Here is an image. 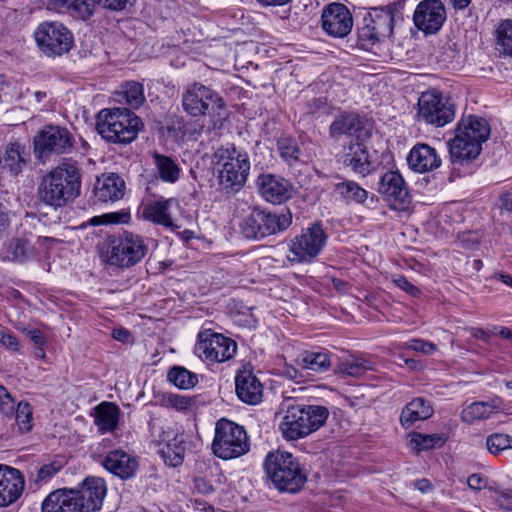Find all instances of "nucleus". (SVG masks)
<instances>
[{"mask_svg": "<svg viewBox=\"0 0 512 512\" xmlns=\"http://www.w3.org/2000/svg\"><path fill=\"white\" fill-rule=\"evenodd\" d=\"M16 407L14 399L10 393L6 391L5 396H1L0 398V412L8 418H13Z\"/></svg>", "mask_w": 512, "mask_h": 512, "instance_id": "603ef678", "label": "nucleus"}, {"mask_svg": "<svg viewBox=\"0 0 512 512\" xmlns=\"http://www.w3.org/2000/svg\"><path fill=\"white\" fill-rule=\"evenodd\" d=\"M292 223L290 211L273 213L264 209H253L241 223V231L247 239H262L286 230Z\"/></svg>", "mask_w": 512, "mask_h": 512, "instance_id": "9d476101", "label": "nucleus"}, {"mask_svg": "<svg viewBox=\"0 0 512 512\" xmlns=\"http://www.w3.org/2000/svg\"><path fill=\"white\" fill-rule=\"evenodd\" d=\"M182 106L192 117L210 114L218 120L225 119L226 105L224 100L211 88L194 82L187 86L182 95Z\"/></svg>", "mask_w": 512, "mask_h": 512, "instance_id": "6e6552de", "label": "nucleus"}, {"mask_svg": "<svg viewBox=\"0 0 512 512\" xmlns=\"http://www.w3.org/2000/svg\"><path fill=\"white\" fill-rule=\"evenodd\" d=\"M489 134L490 127L485 119L477 116L462 118L457 124L454 138L448 142L451 162L463 165L476 159Z\"/></svg>", "mask_w": 512, "mask_h": 512, "instance_id": "f03ea898", "label": "nucleus"}, {"mask_svg": "<svg viewBox=\"0 0 512 512\" xmlns=\"http://www.w3.org/2000/svg\"><path fill=\"white\" fill-rule=\"evenodd\" d=\"M297 361L302 369L314 372H325L331 366L330 357L324 351H305Z\"/></svg>", "mask_w": 512, "mask_h": 512, "instance_id": "4c0bfd02", "label": "nucleus"}, {"mask_svg": "<svg viewBox=\"0 0 512 512\" xmlns=\"http://www.w3.org/2000/svg\"><path fill=\"white\" fill-rule=\"evenodd\" d=\"M417 107L418 119L435 127H443L455 118L454 104L436 89L422 92Z\"/></svg>", "mask_w": 512, "mask_h": 512, "instance_id": "f8f14e48", "label": "nucleus"}, {"mask_svg": "<svg viewBox=\"0 0 512 512\" xmlns=\"http://www.w3.org/2000/svg\"><path fill=\"white\" fill-rule=\"evenodd\" d=\"M328 416V409L322 405L289 404L279 430L285 440L296 441L320 429Z\"/></svg>", "mask_w": 512, "mask_h": 512, "instance_id": "7ed1b4c3", "label": "nucleus"}, {"mask_svg": "<svg viewBox=\"0 0 512 512\" xmlns=\"http://www.w3.org/2000/svg\"><path fill=\"white\" fill-rule=\"evenodd\" d=\"M10 225V210L7 205L0 201V231L6 230Z\"/></svg>", "mask_w": 512, "mask_h": 512, "instance_id": "13d9d810", "label": "nucleus"}, {"mask_svg": "<svg viewBox=\"0 0 512 512\" xmlns=\"http://www.w3.org/2000/svg\"><path fill=\"white\" fill-rule=\"evenodd\" d=\"M277 146L281 158L289 165H293L299 160L301 150L295 139L282 137L278 140Z\"/></svg>", "mask_w": 512, "mask_h": 512, "instance_id": "c03bdc74", "label": "nucleus"}, {"mask_svg": "<svg viewBox=\"0 0 512 512\" xmlns=\"http://www.w3.org/2000/svg\"><path fill=\"white\" fill-rule=\"evenodd\" d=\"M72 492L81 512H95L102 507L107 486L102 478L87 477Z\"/></svg>", "mask_w": 512, "mask_h": 512, "instance_id": "6ab92c4d", "label": "nucleus"}, {"mask_svg": "<svg viewBox=\"0 0 512 512\" xmlns=\"http://www.w3.org/2000/svg\"><path fill=\"white\" fill-rule=\"evenodd\" d=\"M103 466L115 476L121 479H129L135 475L139 464L136 457L124 450L116 449L107 453L103 460Z\"/></svg>", "mask_w": 512, "mask_h": 512, "instance_id": "bb28decb", "label": "nucleus"}, {"mask_svg": "<svg viewBox=\"0 0 512 512\" xmlns=\"http://www.w3.org/2000/svg\"><path fill=\"white\" fill-rule=\"evenodd\" d=\"M364 142L365 140H351L348 145L344 146L341 155L343 164L362 176L371 170L369 152Z\"/></svg>", "mask_w": 512, "mask_h": 512, "instance_id": "b1692460", "label": "nucleus"}, {"mask_svg": "<svg viewBox=\"0 0 512 512\" xmlns=\"http://www.w3.org/2000/svg\"><path fill=\"white\" fill-rule=\"evenodd\" d=\"M33 256V247L25 238H13L0 251L3 260L23 263Z\"/></svg>", "mask_w": 512, "mask_h": 512, "instance_id": "72a5a7b5", "label": "nucleus"}, {"mask_svg": "<svg viewBox=\"0 0 512 512\" xmlns=\"http://www.w3.org/2000/svg\"><path fill=\"white\" fill-rule=\"evenodd\" d=\"M378 193L397 211H406L411 204L408 187L398 171L385 172L378 182Z\"/></svg>", "mask_w": 512, "mask_h": 512, "instance_id": "f3484780", "label": "nucleus"}, {"mask_svg": "<svg viewBox=\"0 0 512 512\" xmlns=\"http://www.w3.org/2000/svg\"><path fill=\"white\" fill-rule=\"evenodd\" d=\"M193 507L197 511L201 512H213V507L209 505L208 503L200 500H194L193 501Z\"/></svg>", "mask_w": 512, "mask_h": 512, "instance_id": "0e129e2a", "label": "nucleus"}, {"mask_svg": "<svg viewBox=\"0 0 512 512\" xmlns=\"http://www.w3.org/2000/svg\"><path fill=\"white\" fill-rule=\"evenodd\" d=\"M27 335L37 345H42L45 341L42 332L38 329L28 331Z\"/></svg>", "mask_w": 512, "mask_h": 512, "instance_id": "e2e57ef3", "label": "nucleus"}, {"mask_svg": "<svg viewBox=\"0 0 512 512\" xmlns=\"http://www.w3.org/2000/svg\"><path fill=\"white\" fill-rule=\"evenodd\" d=\"M61 466L58 463H50L42 466L38 471L39 480H47L54 476L60 470Z\"/></svg>", "mask_w": 512, "mask_h": 512, "instance_id": "6e6d98bb", "label": "nucleus"}, {"mask_svg": "<svg viewBox=\"0 0 512 512\" xmlns=\"http://www.w3.org/2000/svg\"><path fill=\"white\" fill-rule=\"evenodd\" d=\"M501 208L507 212H512V190L504 192L500 196Z\"/></svg>", "mask_w": 512, "mask_h": 512, "instance_id": "680f3d73", "label": "nucleus"}, {"mask_svg": "<svg viewBox=\"0 0 512 512\" xmlns=\"http://www.w3.org/2000/svg\"><path fill=\"white\" fill-rule=\"evenodd\" d=\"M0 344L14 352L19 351L20 348L17 338L13 334L3 330H0Z\"/></svg>", "mask_w": 512, "mask_h": 512, "instance_id": "864d4df0", "label": "nucleus"}, {"mask_svg": "<svg viewBox=\"0 0 512 512\" xmlns=\"http://www.w3.org/2000/svg\"><path fill=\"white\" fill-rule=\"evenodd\" d=\"M141 119L127 108L104 109L97 120V131L110 143L127 144L134 141L142 127Z\"/></svg>", "mask_w": 512, "mask_h": 512, "instance_id": "39448f33", "label": "nucleus"}, {"mask_svg": "<svg viewBox=\"0 0 512 512\" xmlns=\"http://www.w3.org/2000/svg\"><path fill=\"white\" fill-rule=\"evenodd\" d=\"M112 337L122 343H128L131 341V334L124 328H116L112 332Z\"/></svg>", "mask_w": 512, "mask_h": 512, "instance_id": "052dcab7", "label": "nucleus"}, {"mask_svg": "<svg viewBox=\"0 0 512 512\" xmlns=\"http://www.w3.org/2000/svg\"><path fill=\"white\" fill-rule=\"evenodd\" d=\"M81 183V173L77 164L63 161L42 177L37 195L45 205L61 208L80 195Z\"/></svg>", "mask_w": 512, "mask_h": 512, "instance_id": "f257e3e1", "label": "nucleus"}, {"mask_svg": "<svg viewBox=\"0 0 512 512\" xmlns=\"http://www.w3.org/2000/svg\"><path fill=\"white\" fill-rule=\"evenodd\" d=\"M249 450L250 439L243 426L225 418L216 422L212 442V452L216 457L223 460L236 459Z\"/></svg>", "mask_w": 512, "mask_h": 512, "instance_id": "0eeeda50", "label": "nucleus"}, {"mask_svg": "<svg viewBox=\"0 0 512 512\" xmlns=\"http://www.w3.org/2000/svg\"><path fill=\"white\" fill-rule=\"evenodd\" d=\"M24 480L19 470L0 465V506L16 501L22 493Z\"/></svg>", "mask_w": 512, "mask_h": 512, "instance_id": "a878e982", "label": "nucleus"}, {"mask_svg": "<svg viewBox=\"0 0 512 512\" xmlns=\"http://www.w3.org/2000/svg\"><path fill=\"white\" fill-rule=\"evenodd\" d=\"M125 182L115 173L103 174L97 178L94 194L101 202H115L124 196Z\"/></svg>", "mask_w": 512, "mask_h": 512, "instance_id": "c85d7f7f", "label": "nucleus"}, {"mask_svg": "<svg viewBox=\"0 0 512 512\" xmlns=\"http://www.w3.org/2000/svg\"><path fill=\"white\" fill-rule=\"evenodd\" d=\"M195 353L204 361L221 363L234 357L237 343L220 333L201 332L195 345Z\"/></svg>", "mask_w": 512, "mask_h": 512, "instance_id": "dca6fc26", "label": "nucleus"}, {"mask_svg": "<svg viewBox=\"0 0 512 512\" xmlns=\"http://www.w3.org/2000/svg\"><path fill=\"white\" fill-rule=\"evenodd\" d=\"M39 49L48 56L67 53L73 45V36L67 27L57 21L43 22L34 32Z\"/></svg>", "mask_w": 512, "mask_h": 512, "instance_id": "4468645a", "label": "nucleus"}, {"mask_svg": "<svg viewBox=\"0 0 512 512\" xmlns=\"http://www.w3.org/2000/svg\"><path fill=\"white\" fill-rule=\"evenodd\" d=\"M493 333L512 340V330L506 327H495Z\"/></svg>", "mask_w": 512, "mask_h": 512, "instance_id": "774afa93", "label": "nucleus"}, {"mask_svg": "<svg viewBox=\"0 0 512 512\" xmlns=\"http://www.w3.org/2000/svg\"><path fill=\"white\" fill-rule=\"evenodd\" d=\"M235 387L238 398L244 403L255 405L262 399V384L250 370L243 369L237 372Z\"/></svg>", "mask_w": 512, "mask_h": 512, "instance_id": "cd10ccee", "label": "nucleus"}, {"mask_svg": "<svg viewBox=\"0 0 512 512\" xmlns=\"http://www.w3.org/2000/svg\"><path fill=\"white\" fill-rule=\"evenodd\" d=\"M168 380L180 389H190L197 383V376L184 367L175 366L168 372Z\"/></svg>", "mask_w": 512, "mask_h": 512, "instance_id": "37998d69", "label": "nucleus"}, {"mask_svg": "<svg viewBox=\"0 0 512 512\" xmlns=\"http://www.w3.org/2000/svg\"><path fill=\"white\" fill-rule=\"evenodd\" d=\"M373 369V364L363 358H352L339 364L338 372L343 376L361 377L368 370Z\"/></svg>", "mask_w": 512, "mask_h": 512, "instance_id": "a19ab883", "label": "nucleus"}, {"mask_svg": "<svg viewBox=\"0 0 512 512\" xmlns=\"http://www.w3.org/2000/svg\"><path fill=\"white\" fill-rule=\"evenodd\" d=\"M503 401L495 397L489 402L477 401L466 406L461 412V420L472 424L476 421L486 420L501 409Z\"/></svg>", "mask_w": 512, "mask_h": 512, "instance_id": "7c9ffc66", "label": "nucleus"}, {"mask_svg": "<svg viewBox=\"0 0 512 512\" xmlns=\"http://www.w3.org/2000/svg\"><path fill=\"white\" fill-rule=\"evenodd\" d=\"M192 403L193 402L191 398L175 393H166L162 396L161 399L162 406L166 408H172L177 411H186L190 409Z\"/></svg>", "mask_w": 512, "mask_h": 512, "instance_id": "09e8293b", "label": "nucleus"}, {"mask_svg": "<svg viewBox=\"0 0 512 512\" xmlns=\"http://www.w3.org/2000/svg\"><path fill=\"white\" fill-rule=\"evenodd\" d=\"M284 374L291 380H294V381H300V379L302 378V375L301 373L295 369L294 367H286L285 370H284Z\"/></svg>", "mask_w": 512, "mask_h": 512, "instance_id": "69168bd1", "label": "nucleus"}, {"mask_svg": "<svg viewBox=\"0 0 512 512\" xmlns=\"http://www.w3.org/2000/svg\"><path fill=\"white\" fill-rule=\"evenodd\" d=\"M329 135L334 139L342 136L352 137V140H366L370 137L369 130L365 129L359 115L343 113L337 116L329 127Z\"/></svg>", "mask_w": 512, "mask_h": 512, "instance_id": "4be33fe9", "label": "nucleus"}, {"mask_svg": "<svg viewBox=\"0 0 512 512\" xmlns=\"http://www.w3.org/2000/svg\"><path fill=\"white\" fill-rule=\"evenodd\" d=\"M147 252L148 245L142 236L124 232L111 241L107 261L113 266L130 268L141 262Z\"/></svg>", "mask_w": 512, "mask_h": 512, "instance_id": "9b49d317", "label": "nucleus"}, {"mask_svg": "<svg viewBox=\"0 0 512 512\" xmlns=\"http://www.w3.org/2000/svg\"><path fill=\"white\" fill-rule=\"evenodd\" d=\"M393 283L403 291L407 292L412 296H416L419 294V289L410 283L404 276L398 275L393 278Z\"/></svg>", "mask_w": 512, "mask_h": 512, "instance_id": "5fc2aeb1", "label": "nucleus"}, {"mask_svg": "<svg viewBox=\"0 0 512 512\" xmlns=\"http://www.w3.org/2000/svg\"><path fill=\"white\" fill-rule=\"evenodd\" d=\"M13 417L21 433H27L33 428V411L28 402H19Z\"/></svg>", "mask_w": 512, "mask_h": 512, "instance_id": "49530a36", "label": "nucleus"}, {"mask_svg": "<svg viewBox=\"0 0 512 512\" xmlns=\"http://www.w3.org/2000/svg\"><path fill=\"white\" fill-rule=\"evenodd\" d=\"M407 162L413 171L425 173L439 168L442 160L435 148L428 144L418 143L410 150Z\"/></svg>", "mask_w": 512, "mask_h": 512, "instance_id": "393cba45", "label": "nucleus"}, {"mask_svg": "<svg viewBox=\"0 0 512 512\" xmlns=\"http://www.w3.org/2000/svg\"><path fill=\"white\" fill-rule=\"evenodd\" d=\"M497 41L505 54L512 56V20H504L497 29Z\"/></svg>", "mask_w": 512, "mask_h": 512, "instance_id": "8fccbe9b", "label": "nucleus"}, {"mask_svg": "<svg viewBox=\"0 0 512 512\" xmlns=\"http://www.w3.org/2000/svg\"><path fill=\"white\" fill-rule=\"evenodd\" d=\"M72 489L51 492L42 502V512H81Z\"/></svg>", "mask_w": 512, "mask_h": 512, "instance_id": "c756f323", "label": "nucleus"}, {"mask_svg": "<svg viewBox=\"0 0 512 512\" xmlns=\"http://www.w3.org/2000/svg\"><path fill=\"white\" fill-rule=\"evenodd\" d=\"M327 242V235L320 223L312 224L302 230L289 243L288 256L291 261L299 263L312 262L323 250Z\"/></svg>", "mask_w": 512, "mask_h": 512, "instance_id": "ddd939ff", "label": "nucleus"}, {"mask_svg": "<svg viewBox=\"0 0 512 512\" xmlns=\"http://www.w3.org/2000/svg\"><path fill=\"white\" fill-rule=\"evenodd\" d=\"M399 347L401 349H411L416 352H421L424 355H431L437 350V346L434 343L418 338L401 343Z\"/></svg>", "mask_w": 512, "mask_h": 512, "instance_id": "3c124183", "label": "nucleus"}, {"mask_svg": "<svg viewBox=\"0 0 512 512\" xmlns=\"http://www.w3.org/2000/svg\"><path fill=\"white\" fill-rule=\"evenodd\" d=\"M433 414L431 404L422 397L410 401L402 410L400 421L404 428H409L417 421L430 418Z\"/></svg>", "mask_w": 512, "mask_h": 512, "instance_id": "2f4dec72", "label": "nucleus"}, {"mask_svg": "<svg viewBox=\"0 0 512 512\" xmlns=\"http://www.w3.org/2000/svg\"><path fill=\"white\" fill-rule=\"evenodd\" d=\"M196 488L201 492V493H211L213 491V487L212 485H210L209 483H207L205 480L203 479H200V480H197L196 481Z\"/></svg>", "mask_w": 512, "mask_h": 512, "instance_id": "338daca9", "label": "nucleus"}, {"mask_svg": "<svg viewBox=\"0 0 512 512\" xmlns=\"http://www.w3.org/2000/svg\"><path fill=\"white\" fill-rule=\"evenodd\" d=\"M446 437L444 434H422L413 432L410 435L409 447L416 452L438 448L444 445Z\"/></svg>", "mask_w": 512, "mask_h": 512, "instance_id": "58836bf2", "label": "nucleus"}, {"mask_svg": "<svg viewBox=\"0 0 512 512\" xmlns=\"http://www.w3.org/2000/svg\"><path fill=\"white\" fill-rule=\"evenodd\" d=\"M402 9L399 2L371 8L363 18V25L358 28V39L362 45H374L390 38L394 23L402 16Z\"/></svg>", "mask_w": 512, "mask_h": 512, "instance_id": "423d86ee", "label": "nucleus"}, {"mask_svg": "<svg viewBox=\"0 0 512 512\" xmlns=\"http://www.w3.org/2000/svg\"><path fill=\"white\" fill-rule=\"evenodd\" d=\"M96 6L103 5V7L110 10H122L127 4L131 2V0H95Z\"/></svg>", "mask_w": 512, "mask_h": 512, "instance_id": "4d7b16f0", "label": "nucleus"}, {"mask_svg": "<svg viewBox=\"0 0 512 512\" xmlns=\"http://www.w3.org/2000/svg\"><path fill=\"white\" fill-rule=\"evenodd\" d=\"M47 4L55 9L57 8H66L73 13H75L78 17L85 20L90 18L95 9H96V1L95 0H46Z\"/></svg>", "mask_w": 512, "mask_h": 512, "instance_id": "e433bc0d", "label": "nucleus"}, {"mask_svg": "<svg viewBox=\"0 0 512 512\" xmlns=\"http://www.w3.org/2000/svg\"><path fill=\"white\" fill-rule=\"evenodd\" d=\"M74 138L71 132L59 125L43 127L34 138V150L40 158L68 154L72 151Z\"/></svg>", "mask_w": 512, "mask_h": 512, "instance_id": "2eb2a0df", "label": "nucleus"}, {"mask_svg": "<svg viewBox=\"0 0 512 512\" xmlns=\"http://www.w3.org/2000/svg\"><path fill=\"white\" fill-rule=\"evenodd\" d=\"M120 409L112 402H102L95 408V424L101 433L113 431L119 422Z\"/></svg>", "mask_w": 512, "mask_h": 512, "instance_id": "473e14b6", "label": "nucleus"}, {"mask_svg": "<svg viewBox=\"0 0 512 512\" xmlns=\"http://www.w3.org/2000/svg\"><path fill=\"white\" fill-rule=\"evenodd\" d=\"M219 170V182L227 192L238 191L244 186L250 170V161L246 152L238 151L234 146L219 149L216 154Z\"/></svg>", "mask_w": 512, "mask_h": 512, "instance_id": "1a4fd4ad", "label": "nucleus"}, {"mask_svg": "<svg viewBox=\"0 0 512 512\" xmlns=\"http://www.w3.org/2000/svg\"><path fill=\"white\" fill-rule=\"evenodd\" d=\"M257 187L262 198L273 204L287 201L294 193V187L288 180L273 174L260 175Z\"/></svg>", "mask_w": 512, "mask_h": 512, "instance_id": "412c9836", "label": "nucleus"}, {"mask_svg": "<svg viewBox=\"0 0 512 512\" xmlns=\"http://www.w3.org/2000/svg\"><path fill=\"white\" fill-rule=\"evenodd\" d=\"M467 484L471 489L480 490L486 482L479 474H472L467 478Z\"/></svg>", "mask_w": 512, "mask_h": 512, "instance_id": "bf43d9fd", "label": "nucleus"}, {"mask_svg": "<svg viewBox=\"0 0 512 512\" xmlns=\"http://www.w3.org/2000/svg\"><path fill=\"white\" fill-rule=\"evenodd\" d=\"M264 469L274 486L283 492L300 491L307 479L298 459L288 452H269L264 460Z\"/></svg>", "mask_w": 512, "mask_h": 512, "instance_id": "20e7f679", "label": "nucleus"}, {"mask_svg": "<svg viewBox=\"0 0 512 512\" xmlns=\"http://www.w3.org/2000/svg\"><path fill=\"white\" fill-rule=\"evenodd\" d=\"M121 94L125 102L134 109L139 108L145 101L144 88L139 82H126L122 85Z\"/></svg>", "mask_w": 512, "mask_h": 512, "instance_id": "79ce46f5", "label": "nucleus"}, {"mask_svg": "<svg viewBox=\"0 0 512 512\" xmlns=\"http://www.w3.org/2000/svg\"><path fill=\"white\" fill-rule=\"evenodd\" d=\"M486 446L491 454L497 455L506 449H512V437L503 433H494L487 437Z\"/></svg>", "mask_w": 512, "mask_h": 512, "instance_id": "de8ad7c7", "label": "nucleus"}, {"mask_svg": "<svg viewBox=\"0 0 512 512\" xmlns=\"http://www.w3.org/2000/svg\"><path fill=\"white\" fill-rule=\"evenodd\" d=\"M322 27L330 36L343 38L352 30V14L344 4L331 3L322 13Z\"/></svg>", "mask_w": 512, "mask_h": 512, "instance_id": "aec40b11", "label": "nucleus"}, {"mask_svg": "<svg viewBox=\"0 0 512 512\" xmlns=\"http://www.w3.org/2000/svg\"><path fill=\"white\" fill-rule=\"evenodd\" d=\"M336 191L345 199L363 203L367 199V191L354 181H344L336 185Z\"/></svg>", "mask_w": 512, "mask_h": 512, "instance_id": "a18cd8bd", "label": "nucleus"}, {"mask_svg": "<svg viewBox=\"0 0 512 512\" xmlns=\"http://www.w3.org/2000/svg\"><path fill=\"white\" fill-rule=\"evenodd\" d=\"M178 207L177 200L173 198L155 200L143 206L142 216L155 224L178 229L179 225L175 224L173 219V209Z\"/></svg>", "mask_w": 512, "mask_h": 512, "instance_id": "5701e85b", "label": "nucleus"}, {"mask_svg": "<svg viewBox=\"0 0 512 512\" xmlns=\"http://www.w3.org/2000/svg\"><path fill=\"white\" fill-rule=\"evenodd\" d=\"M186 447L183 435H175L159 451L166 465L180 466L185 457Z\"/></svg>", "mask_w": 512, "mask_h": 512, "instance_id": "c9c22d12", "label": "nucleus"}, {"mask_svg": "<svg viewBox=\"0 0 512 512\" xmlns=\"http://www.w3.org/2000/svg\"><path fill=\"white\" fill-rule=\"evenodd\" d=\"M28 156L24 146L16 141L9 142L5 147L4 165L13 175H18L26 166Z\"/></svg>", "mask_w": 512, "mask_h": 512, "instance_id": "f704fd0d", "label": "nucleus"}, {"mask_svg": "<svg viewBox=\"0 0 512 512\" xmlns=\"http://www.w3.org/2000/svg\"><path fill=\"white\" fill-rule=\"evenodd\" d=\"M154 162L157 167L160 178L168 183H174L180 175V168L171 157L155 153Z\"/></svg>", "mask_w": 512, "mask_h": 512, "instance_id": "ea45409f", "label": "nucleus"}, {"mask_svg": "<svg viewBox=\"0 0 512 512\" xmlns=\"http://www.w3.org/2000/svg\"><path fill=\"white\" fill-rule=\"evenodd\" d=\"M446 9L441 0H423L413 14L416 28L426 35L436 34L446 21Z\"/></svg>", "mask_w": 512, "mask_h": 512, "instance_id": "a211bd4d", "label": "nucleus"}]
</instances>
